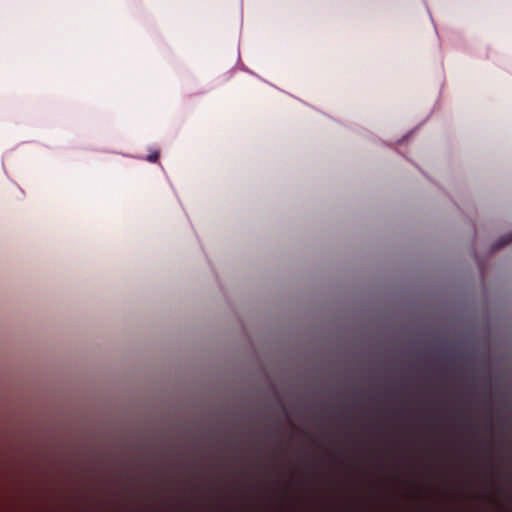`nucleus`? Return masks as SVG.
<instances>
[{"instance_id":"1","label":"nucleus","mask_w":512,"mask_h":512,"mask_svg":"<svg viewBox=\"0 0 512 512\" xmlns=\"http://www.w3.org/2000/svg\"><path fill=\"white\" fill-rule=\"evenodd\" d=\"M512 242V233L501 237L493 246L492 251H497Z\"/></svg>"},{"instance_id":"2","label":"nucleus","mask_w":512,"mask_h":512,"mask_svg":"<svg viewBox=\"0 0 512 512\" xmlns=\"http://www.w3.org/2000/svg\"><path fill=\"white\" fill-rule=\"evenodd\" d=\"M158 158H159V153L154 152L147 156V161L155 163L158 160Z\"/></svg>"}]
</instances>
